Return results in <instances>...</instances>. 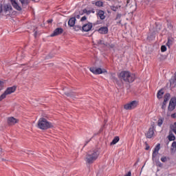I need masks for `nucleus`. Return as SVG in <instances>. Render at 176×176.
<instances>
[{
    "label": "nucleus",
    "mask_w": 176,
    "mask_h": 176,
    "mask_svg": "<svg viewBox=\"0 0 176 176\" xmlns=\"http://www.w3.org/2000/svg\"><path fill=\"white\" fill-rule=\"evenodd\" d=\"M37 127L41 130H47L49 129H53L54 126L53 123L47 121L46 118H41L38 121Z\"/></svg>",
    "instance_id": "nucleus-3"
},
{
    "label": "nucleus",
    "mask_w": 176,
    "mask_h": 176,
    "mask_svg": "<svg viewBox=\"0 0 176 176\" xmlns=\"http://www.w3.org/2000/svg\"><path fill=\"white\" fill-rule=\"evenodd\" d=\"M122 19V14L117 13L115 20H120Z\"/></svg>",
    "instance_id": "nucleus-35"
},
{
    "label": "nucleus",
    "mask_w": 176,
    "mask_h": 176,
    "mask_svg": "<svg viewBox=\"0 0 176 176\" xmlns=\"http://www.w3.org/2000/svg\"><path fill=\"white\" fill-rule=\"evenodd\" d=\"M118 78L127 83H133L135 80V74L129 71H122L120 73Z\"/></svg>",
    "instance_id": "nucleus-1"
},
{
    "label": "nucleus",
    "mask_w": 176,
    "mask_h": 176,
    "mask_svg": "<svg viewBox=\"0 0 176 176\" xmlns=\"http://www.w3.org/2000/svg\"><path fill=\"white\" fill-rule=\"evenodd\" d=\"M99 156L100 151H98V150L94 149V151H90L86 155V162L88 163V164H93V163L98 159Z\"/></svg>",
    "instance_id": "nucleus-2"
},
{
    "label": "nucleus",
    "mask_w": 176,
    "mask_h": 176,
    "mask_svg": "<svg viewBox=\"0 0 176 176\" xmlns=\"http://www.w3.org/2000/svg\"><path fill=\"white\" fill-rule=\"evenodd\" d=\"M93 28V23L88 22L86 24H84L82 26V32H89V31H91V29Z\"/></svg>",
    "instance_id": "nucleus-7"
},
{
    "label": "nucleus",
    "mask_w": 176,
    "mask_h": 176,
    "mask_svg": "<svg viewBox=\"0 0 176 176\" xmlns=\"http://www.w3.org/2000/svg\"><path fill=\"white\" fill-rule=\"evenodd\" d=\"M130 3V0H126V5H129Z\"/></svg>",
    "instance_id": "nucleus-52"
},
{
    "label": "nucleus",
    "mask_w": 176,
    "mask_h": 176,
    "mask_svg": "<svg viewBox=\"0 0 176 176\" xmlns=\"http://www.w3.org/2000/svg\"><path fill=\"white\" fill-rule=\"evenodd\" d=\"M169 141H175V136L174 134L170 133L169 135L168 136Z\"/></svg>",
    "instance_id": "nucleus-25"
},
{
    "label": "nucleus",
    "mask_w": 176,
    "mask_h": 176,
    "mask_svg": "<svg viewBox=\"0 0 176 176\" xmlns=\"http://www.w3.org/2000/svg\"><path fill=\"white\" fill-rule=\"evenodd\" d=\"M161 162H162L163 163H166V162H167V157H162L161 158Z\"/></svg>",
    "instance_id": "nucleus-39"
},
{
    "label": "nucleus",
    "mask_w": 176,
    "mask_h": 176,
    "mask_svg": "<svg viewBox=\"0 0 176 176\" xmlns=\"http://www.w3.org/2000/svg\"><path fill=\"white\" fill-rule=\"evenodd\" d=\"M163 94H164V89L162 88L160 89L157 94V98L160 100L163 98Z\"/></svg>",
    "instance_id": "nucleus-18"
},
{
    "label": "nucleus",
    "mask_w": 176,
    "mask_h": 176,
    "mask_svg": "<svg viewBox=\"0 0 176 176\" xmlns=\"http://www.w3.org/2000/svg\"><path fill=\"white\" fill-rule=\"evenodd\" d=\"M76 22V19H75V17H72L69 19L68 25L69 27H74L75 25Z\"/></svg>",
    "instance_id": "nucleus-17"
},
{
    "label": "nucleus",
    "mask_w": 176,
    "mask_h": 176,
    "mask_svg": "<svg viewBox=\"0 0 176 176\" xmlns=\"http://www.w3.org/2000/svg\"><path fill=\"white\" fill-rule=\"evenodd\" d=\"M84 13H85V14H87V16H89V14H90L91 13V11L87 10V9L85 8L82 10V13H81L80 15L82 16Z\"/></svg>",
    "instance_id": "nucleus-28"
},
{
    "label": "nucleus",
    "mask_w": 176,
    "mask_h": 176,
    "mask_svg": "<svg viewBox=\"0 0 176 176\" xmlns=\"http://www.w3.org/2000/svg\"><path fill=\"white\" fill-rule=\"evenodd\" d=\"M174 126H175V127H176V122L174 123Z\"/></svg>",
    "instance_id": "nucleus-58"
},
{
    "label": "nucleus",
    "mask_w": 176,
    "mask_h": 176,
    "mask_svg": "<svg viewBox=\"0 0 176 176\" xmlns=\"http://www.w3.org/2000/svg\"><path fill=\"white\" fill-rule=\"evenodd\" d=\"M117 24H122V20L120 19V21L117 22Z\"/></svg>",
    "instance_id": "nucleus-51"
},
{
    "label": "nucleus",
    "mask_w": 176,
    "mask_h": 176,
    "mask_svg": "<svg viewBox=\"0 0 176 176\" xmlns=\"http://www.w3.org/2000/svg\"><path fill=\"white\" fill-rule=\"evenodd\" d=\"M176 149V142H173L171 145L170 151H174Z\"/></svg>",
    "instance_id": "nucleus-34"
},
{
    "label": "nucleus",
    "mask_w": 176,
    "mask_h": 176,
    "mask_svg": "<svg viewBox=\"0 0 176 176\" xmlns=\"http://www.w3.org/2000/svg\"><path fill=\"white\" fill-rule=\"evenodd\" d=\"M98 45H104V46H108V43H104V41L98 40L97 42Z\"/></svg>",
    "instance_id": "nucleus-31"
},
{
    "label": "nucleus",
    "mask_w": 176,
    "mask_h": 176,
    "mask_svg": "<svg viewBox=\"0 0 176 176\" xmlns=\"http://www.w3.org/2000/svg\"><path fill=\"white\" fill-rule=\"evenodd\" d=\"M86 20H87V17H86V16H84L80 19V21H85Z\"/></svg>",
    "instance_id": "nucleus-41"
},
{
    "label": "nucleus",
    "mask_w": 176,
    "mask_h": 176,
    "mask_svg": "<svg viewBox=\"0 0 176 176\" xmlns=\"http://www.w3.org/2000/svg\"><path fill=\"white\" fill-rule=\"evenodd\" d=\"M47 23H48V24H52V23H53V19H49L47 21Z\"/></svg>",
    "instance_id": "nucleus-44"
},
{
    "label": "nucleus",
    "mask_w": 176,
    "mask_h": 176,
    "mask_svg": "<svg viewBox=\"0 0 176 176\" xmlns=\"http://www.w3.org/2000/svg\"><path fill=\"white\" fill-rule=\"evenodd\" d=\"M97 3V1H93L92 2H91V3H92V5H95L96 6V3Z\"/></svg>",
    "instance_id": "nucleus-49"
},
{
    "label": "nucleus",
    "mask_w": 176,
    "mask_h": 176,
    "mask_svg": "<svg viewBox=\"0 0 176 176\" xmlns=\"http://www.w3.org/2000/svg\"><path fill=\"white\" fill-rule=\"evenodd\" d=\"M89 71L94 75H101V74H108V72L105 69H101L100 67H90Z\"/></svg>",
    "instance_id": "nucleus-4"
},
{
    "label": "nucleus",
    "mask_w": 176,
    "mask_h": 176,
    "mask_svg": "<svg viewBox=\"0 0 176 176\" xmlns=\"http://www.w3.org/2000/svg\"><path fill=\"white\" fill-rule=\"evenodd\" d=\"M3 86V82L0 81V87H2Z\"/></svg>",
    "instance_id": "nucleus-47"
},
{
    "label": "nucleus",
    "mask_w": 176,
    "mask_h": 176,
    "mask_svg": "<svg viewBox=\"0 0 176 176\" xmlns=\"http://www.w3.org/2000/svg\"><path fill=\"white\" fill-rule=\"evenodd\" d=\"M156 166H157V167H163V164H162V162H160V161H157V162H156Z\"/></svg>",
    "instance_id": "nucleus-38"
},
{
    "label": "nucleus",
    "mask_w": 176,
    "mask_h": 176,
    "mask_svg": "<svg viewBox=\"0 0 176 176\" xmlns=\"http://www.w3.org/2000/svg\"><path fill=\"white\" fill-rule=\"evenodd\" d=\"M80 14H82V13L77 14L76 12H75L74 17H75V19H80Z\"/></svg>",
    "instance_id": "nucleus-37"
},
{
    "label": "nucleus",
    "mask_w": 176,
    "mask_h": 176,
    "mask_svg": "<svg viewBox=\"0 0 176 176\" xmlns=\"http://www.w3.org/2000/svg\"><path fill=\"white\" fill-rule=\"evenodd\" d=\"M74 31H82V26L79 25H74L73 26Z\"/></svg>",
    "instance_id": "nucleus-24"
},
{
    "label": "nucleus",
    "mask_w": 176,
    "mask_h": 176,
    "mask_svg": "<svg viewBox=\"0 0 176 176\" xmlns=\"http://www.w3.org/2000/svg\"><path fill=\"white\" fill-rule=\"evenodd\" d=\"M159 151H160V144H157L153 151V159L157 156V153H159Z\"/></svg>",
    "instance_id": "nucleus-14"
},
{
    "label": "nucleus",
    "mask_w": 176,
    "mask_h": 176,
    "mask_svg": "<svg viewBox=\"0 0 176 176\" xmlns=\"http://www.w3.org/2000/svg\"><path fill=\"white\" fill-rule=\"evenodd\" d=\"M163 122H164V118H160L157 121V126L161 127L162 124H163Z\"/></svg>",
    "instance_id": "nucleus-29"
},
{
    "label": "nucleus",
    "mask_w": 176,
    "mask_h": 176,
    "mask_svg": "<svg viewBox=\"0 0 176 176\" xmlns=\"http://www.w3.org/2000/svg\"><path fill=\"white\" fill-rule=\"evenodd\" d=\"M170 97H171L170 94H168V93L166 94L164 96V102H167V101H168V100H170Z\"/></svg>",
    "instance_id": "nucleus-22"
},
{
    "label": "nucleus",
    "mask_w": 176,
    "mask_h": 176,
    "mask_svg": "<svg viewBox=\"0 0 176 176\" xmlns=\"http://www.w3.org/2000/svg\"><path fill=\"white\" fill-rule=\"evenodd\" d=\"M91 13H95L94 9L90 10Z\"/></svg>",
    "instance_id": "nucleus-53"
},
{
    "label": "nucleus",
    "mask_w": 176,
    "mask_h": 176,
    "mask_svg": "<svg viewBox=\"0 0 176 176\" xmlns=\"http://www.w3.org/2000/svg\"><path fill=\"white\" fill-rule=\"evenodd\" d=\"M66 96H69V94H66Z\"/></svg>",
    "instance_id": "nucleus-59"
},
{
    "label": "nucleus",
    "mask_w": 176,
    "mask_h": 176,
    "mask_svg": "<svg viewBox=\"0 0 176 176\" xmlns=\"http://www.w3.org/2000/svg\"><path fill=\"white\" fill-rule=\"evenodd\" d=\"M110 79L113 82H116V83L119 82V80H118V78H116V74L115 73L111 74Z\"/></svg>",
    "instance_id": "nucleus-19"
},
{
    "label": "nucleus",
    "mask_w": 176,
    "mask_h": 176,
    "mask_svg": "<svg viewBox=\"0 0 176 176\" xmlns=\"http://www.w3.org/2000/svg\"><path fill=\"white\" fill-rule=\"evenodd\" d=\"M0 155H2V148L0 147Z\"/></svg>",
    "instance_id": "nucleus-54"
},
{
    "label": "nucleus",
    "mask_w": 176,
    "mask_h": 176,
    "mask_svg": "<svg viewBox=\"0 0 176 176\" xmlns=\"http://www.w3.org/2000/svg\"><path fill=\"white\" fill-rule=\"evenodd\" d=\"M96 16L97 17H99L100 20H105V18L107 17L105 16V12L102 10H97Z\"/></svg>",
    "instance_id": "nucleus-9"
},
{
    "label": "nucleus",
    "mask_w": 176,
    "mask_h": 176,
    "mask_svg": "<svg viewBox=\"0 0 176 176\" xmlns=\"http://www.w3.org/2000/svg\"><path fill=\"white\" fill-rule=\"evenodd\" d=\"M6 96H8V94L6 91H4V93L0 96V101L5 100V98H6Z\"/></svg>",
    "instance_id": "nucleus-30"
},
{
    "label": "nucleus",
    "mask_w": 176,
    "mask_h": 176,
    "mask_svg": "<svg viewBox=\"0 0 176 176\" xmlns=\"http://www.w3.org/2000/svg\"><path fill=\"white\" fill-rule=\"evenodd\" d=\"M3 11V8L2 7V4H0V13H2Z\"/></svg>",
    "instance_id": "nucleus-43"
},
{
    "label": "nucleus",
    "mask_w": 176,
    "mask_h": 176,
    "mask_svg": "<svg viewBox=\"0 0 176 176\" xmlns=\"http://www.w3.org/2000/svg\"><path fill=\"white\" fill-rule=\"evenodd\" d=\"M155 134V124L151 125V127L149 128L148 132L146 134V138H152Z\"/></svg>",
    "instance_id": "nucleus-8"
},
{
    "label": "nucleus",
    "mask_w": 176,
    "mask_h": 176,
    "mask_svg": "<svg viewBox=\"0 0 176 176\" xmlns=\"http://www.w3.org/2000/svg\"><path fill=\"white\" fill-rule=\"evenodd\" d=\"M64 32V30L61 28H57L54 30V32L50 35V36H57L61 35Z\"/></svg>",
    "instance_id": "nucleus-10"
},
{
    "label": "nucleus",
    "mask_w": 176,
    "mask_h": 176,
    "mask_svg": "<svg viewBox=\"0 0 176 176\" xmlns=\"http://www.w3.org/2000/svg\"><path fill=\"white\" fill-rule=\"evenodd\" d=\"M12 5L16 3L17 1L16 0H10Z\"/></svg>",
    "instance_id": "nucleus-46"
},
{
    "label": "nucleus",
    "mask_w": 176,
    "mask_h": 176,
    "mask_svg": "<svg viewBox=\"0 0 176 176\" xmlns=\"http://www.w3.org/2000/svg\"><path fill=\"white\" fill-rule=\"evenodd\" d=\"M16 123H19V120L14 118V117L8 118V124H9V126H13L16 124Z\"/></svg>",
    "instance_id": "nucleus-11"
},
{
    "label": "nucleus",
    "mask_w": 176,
    "mask_h": 176,
    "mask_svg": "<svg viewBox=\"0 0 176 176\" xmlns=\"http://www.w3.org/2000/svg\"><path fill=\"white\" fill-rule=\"evenodd\" d=\"M89 142H90V141L85 142V144L84 146H86V145H87V144H89Z\"/></svg>",
    "instance_id": "nucleus-50"
},
{
    "label": "nucleus",
    "mask_w": 176,
    "mask_h": 176,
    "mask_svg": "<svg viewBox=\"0 0 176 176\" xmlns=\"http://www.w3.org/2000/svg\"><path fill=\"white\" fill-rule=\"evenodd\" d=\"M166 107H167V102H163L162 105V109H163V111H166Z\"/></svg>",
    "instance_id": "nucleus-33"
},
{
    "label": "nucleus",
    "mask_w": 176,
    "mask_h": 176,
    "mask_svg": "<svg viewBox=\"0 0 176 176\" xmlns=\"http://www.w3.org/2000/svg\"><path fill=\"white\" fill-rule=\"evenodd\" d=\"M96 6H98V8H102V6H104V3L101 1H98L96 3Z\"/></svg>",
    "instance_id": "nucleus-26"
},
{
    "label": "nucleus",
    "mask_w": 176,
    "mask_h": 176,
    "mask_svg": "<svg viewBox=\"0 0 176 176\" xmlns=\"http://www.w3.org/2000/svg\"><path fill=\"white\" fill-rule=\"evenodd\" d=\"M169 82H170V86L171 87H175V86H176V72L175 73L174 76H173L170 79Z\"/></svg>",
    "instance_id": "nucleus-15"
},
{
    "label": "nucleus",
    "mask_w": 176,
    "mask_h": 176,
    "mask_svg": "<svg viewBox=\"0 0 176 176\" xmlns=\"http://www.w3.org/2000/svg\"><path fill=\"white\" fill-rule=\"evenodd\" d=\"M171 45H173V40H171L170 38H168V42L166 43V46H168V47H170Z\"/></svg>",
    "instance_id": "nucleus-32"
},
{
    "label": "nucleus",
    "mask_w": 176,
    "mask_h": 176,
    "mask_svg": "<svg viewBox=\"0 0 176 176\" xmlns=\"http://www.w3.org/2000/svg\"><path fill=\"white\" fill-rule=\"evenodd\" d=\"M12 6L16 10H19V12L21 11V7L20 6H19V3H17V2L16 3H14V4H12Z\"/></svg>",
    "instance_id": "nucleus-21"
},
{
    "label": "nucleus",
    "mask_w": 176,
    "mask_h": 176,
    "mask_svg": "<svg viewBox=\"0 0 176 176\" xmlns=\"http://www.w3.org/2000/svg\"><path fill=\"white\" fill-rule=\"evenodd\" d=\"M98 32H99V34L105 35V34H108V27H107V26L101 27L98 30Z\"/></svg>",
    "instance_id": "nucleus-13"
},
{
    "label": "nucleus",
    "mask_w": 176,
    "mask_h": 176,
    "mask_svg": "<svg viewBox=\"0 0 176 176\" xmlns=\"http://www.w3.org/2000/svg\"><path fill=\"white\" fill-rule=\"evenodd\" d=\"M166 50H167V47H166V45L161 46V52H164Z\"/></svg>",
    "instance_id": "nucleus-36"
},
{
    "label": "nucleus",
    "mask_w": 176,
    "mask_h": 176,
    "mask_svg": "<svg viewBox=\"0 0 176 176\" xmlns=\"http://www.w3.org/2000/svg\"><path fill=\"white\" fill-rule=\"evenodd\" d=\"M146 151H149V146L146 148Z\"/></svg>",
    "instance_id": "nucleus-55"
},
{
    "label": "nucleus",
    "mask_w": 176,
    "mask_h": 176,
    "mask_svg": "<svg viewBox=\"0 0 176 176\" xmlns=\"http://www.w3.org/2000/svg\"><path fill=\"white\" fill-rule=\"evenodd\" d=\"M3 12L6 13V12H10L12 10V6L10 4H5L3 8Z\"/></svg>",
    "instance_id": "nucleus-16"
},
{
    "label": "nucleus",
    "mask_w": 176,
    "mask_h": 176,
    "mask_svg": "<svg viewBox=\"0 0 176 176\" xmlns=\"http://www.w3.org/2000/svg\"><path fill=\"white\" fill-rule=\"evenodd\" d=\"M138 105V102L136 100H133L128 104H124V109L126 110L134 109V108H137Z\"/></svg>",
    "instance_id": "nucleus-5"
},
{
    "label": "nucleus",
    "mask_w": 176,
    "mask_h": 176,
    "mask_svg": "<svg viewBox=\"0 0 176 176\" xmlns=\"http://www.w3.org/2000/svg\"><path fill=\"white\" fill-rule=\"evenodd\" d=\"M120 140V138H119V136H116L112 142L110 143V145H116V144H118V142H119Z\"/></svg>",
    "instance_id": "nucleus-20"
},
{
    "label": "nucleus",
    "mask_w": 176,
    "mask_h": 176,
    "mask_svg": "<svg viewBox=\"0 0 176 176\" xmlns=\"http://www.w3.org/2000/svg\"><path fill=\"white\" fill-rule=\"evenodd\" d=\"M107 46H109V47H111V49H113V47H115V44L107 43Z\"/></svg>",
    "instance_id": "nucleus-40"
},
{
    "label": "nucleus",
    "mask_w": 176,
    "mask_h": 176,
    "mask_svg": "<svg viewBox=\"0 0 176 176\" xmlns=\"http://www.w3.org/2000/svg\"><path fill=\"white\" fill-rule=\"evenodd\" d=\"M170 116H171V118H173V119H176V113H175L171 114Z\"/></svg>",
    "instance_id": "nucleus-42"
},
{
    "label": "nucleus",
    "mask_w": 176,
    "mask_h": 176,
    "mask_svg": "<svg viewBox=\"0 0 176 176\" xmlns=\"http://www.w3.org/2000/svg\"><path fill=\"white\" fill-rule=\"evenodd\" d=\"M22 6H27L28 5V0H19Z\"/></svg>",
    "instance_id": "nucleus-27"
},
{
    "label": "nucleus",
    "mask_w": 176,
    "mask_h": 176,
    "mask_svg": "<svg viewBox=\"0 0 176 176\" xmlns=\"http://www.w3.org/2000/svg\"><path fill=\"white\" fill-rule=\"evenodd\" d=\"M137 164H138V162H136L135 163L134 166H137Z\"/></svg>",
    "instance_id": "nucleus-57"
},
{
    "label": "nucleus",
    "mask_w": 176,
    "mask_h": 176,
    "mask_svg": "<svg viewBox=\"0 0 176 176\" xmlns=\"http://www.w3.org/2000/svg\"><path fill=\"white\" fill-rule=\"evenodd\" d=\"M119 8H120V6H110V9L111 10H113V12H117Z\"/></svg>",
    "instance_id": "nucleus-23"
},
{
    "label": "nucleus",
    "mask_w": 176,
    "mask_h": 176,
    "mask_svg": "<svg viewBox=\"0 0 176 176\" xmlns=\"http://www.w3.org/2000/svg\"><path fill=\"white\" fill-rule=\"evenodd\" d=\"M32 1H35V0H32Z\"/></svg>",
    "instance_id": "nucleus-60"
},
{
    "label": "nucleus",
    "mask_w": 176,
    "mask_h": 176,
    "mask_svg": "<svg viewBox=\"0 0 176 176\" xmlns=\"http://www.w3.org/2000/svg\"><path fill=\"white\" fill-rule=\"evenodd\" d=\"M136 162H140V158H138V160H137V161H136Z\"/></svg>",
    "instance_id": "nucleus-56"
},
{
    "label": "nucleus",
    "mask_w": 176,
    "mask_h": 176,
    "mask_svg": "<svg viewBox=\"0 0 176 176\" xmlns=\"http://www.w3.org/2000/svg\"><path fill=\"white\" fill-rule=\"evenodd\" d=\"M124 176H131V171H129Z\"/></svg>",
    "instance_id": "nucleus-45"
},
{
    "label": "nucleus",
    "mask_w": 176,
    "mask_h": 176,
    "mask_svg": "<svg viewBox=\"0 0 176 176\" xmlns=\"http://www.w3.org/2000/svg\"><path fill=\"white\" fill-rule=\"evenodd\" d=\"M38 35V32H34V38H36V36Z\"/></svg>",
    "instance_id": "nucleus-48"
},
{
    "label": "nucleus",
    "mask_w": 176,
    "mask_h": 176,
    "mask_svg": "<svg viewBox=\"0 0 176 176\" xmlns=\"http://www.w3.org/2000/svg\"><path fill=\"white\" fill-rule=\"evenodd\" d=\"M176 107V97H172L170 102H169V105L168 107V111L170 112H173L175 109Z\"/></svg>",
    "instance_id": "nucleus-6"
},
{
    "label": "nucleus",
    "mask_w": 176,
    "mask_h": 176,
    "mask_svg": "<svg viewBox=\"0 0 176 176\" xmlns=\"http://www.w3.org/2000/svg\"><path fill=\"white\" fill-rule=\"evenodd\" d=\"M16 89H17V87L16 86L8 87L5 92L6 93L7 96H8L9 94H12V93H14L16 91Z\"/></svg>",
    "instance_id": "nucleus-12"
}]
</instances>
